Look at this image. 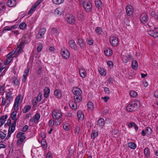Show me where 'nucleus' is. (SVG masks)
I'll list each match as a JSON object with an SVG mask.
<instances>
[{"mask_svg": "<svg viewBox=\"0 0 158 158\" xmlns=\"http://www.w3.org/2000/svg\"><path fill=\"white\" fill-rule=\"evenodd\" d=\"M72 91L74 94V101L77 102H79L82 99V91L81 89L77 87H73Z\"/></svg>", "mask_w": 158, "mask_h": 158, "instance_id": "nucleus-1", "label": "nucleus"}, {"mask_svg": "<svg viewBox=\"0 0 158 158\" xmlns=\"http://www.w3.org/2000/svg\"><path fill=\"white\" fill-rule=\"evenodd\" d=\"M139 103L135 101L131 102L127 106V110L129 112H132L137 110L139 107Z\"/></svg>", "mask_w": 158, "mask_h": 158, "instance_id": "nucleus-2", "label": "nucleus"}, {"mask_svg": "<svg viewBox=\"0 0 158 158\" xmlns=\"http://www.w3.org/2000/svg\"><path fill=\"white\" fill-rule=\"evenodd\" d=\"M22 95H19L17 96L15 98L13 107L15 110H19V106L20 105L22 100Z\"/></svg>", "mask_w": 158, "mask_h": 158, "instance_id": "nucleus-3", "label": "nucleus"}, {"mask_svg": "<svg viewBox=\"0 0 158 158\" xmlns=\"http://www.w3.org/2000/svg\"><path fill=\"white\" fill-rule=\"evenodd\" d=\"M83 6L86 11L89 12L92 9V6L90 1L86 0L83 1L82 3Z\"/></svg>", "mask_w": 158, "mask_h": 158, "instance_id": "nucleus-4", "label": "nucleus"}, {"mask_svg": "<svg viewBox=\"0 0 158 158\" xmlns=\"http://www.w3.org/2000/svg\"><path fill=\"white\" fill-rule=\"evenodd\" d=\"M65 19L68 23L71 24H74L75 22V17L71 14L67 15L65 16Z\"/></svg>", "mask_w": 158, "mask_h": 158, "instance_id": "nucleus-5", "label": "nucleus"}, {"mask_svg": "<svg viewBox=\"0 0 158 158\" xmlns=\"http://www.w3.org/2000/svg\"><path fill=\"white\" fill-rule=\"evenodd\" d=\"M110 41L111 44L113 46L116 47L118 43V39L115 36L111 35L110 38Z\"/></svg>", "mask_w": 158, "mask_h": 158, "instance_id": "nucleus-6", "label": "nucleus"}, {"mask_svg": "<svg viewBox=\"0 0 158 158\" xmlns=\"http://www.w3.org/2000/svg\"><path fill=\"white\" fill-rule=\"evenodd\" d=\"M52 118H62V114L61 111L58 109H55L52 112Z\"/></svg>", "mask_w": 158, "mask_h": 158, "instance_id": "nucleus-7", "label": "nucleus"}, {"mask_svg": "<svg viewBox=\"0 0 158 158\" xmlns=\"http://www.w3.org/2000/svg\"><path fill=\"white\" fill-rule=\"evenodd\" d=\"M61 53L63 58L65 59H68L70 56V53L67 49H61Z\"/></svg>", "mask_w": 158, "mask_h": 158, "instance_id": "nucleus-8", "label": "nucleus"}, {"mask_svg": "<svg viewBox=\"0 0 158 158\" xmlns=\"http://www.w3.org/2000/svg\"><path fill=\"white\" fill-rule=\"evenodd\" d=\"M140 18L141 22L143 24L147 23L148 20V16L145 13L142 14L140 15Z\"/></svg>", "mask_w": 158, "mask_h": 158, "instance_id": "nucleus-9", "label": "nucleus"}, {"mask_svg": "<svg viewBox=\"0 0 158 158\" xmlns=\"http://www.w3.org/2000/svg\"><path fill=\"white\" fill-rule=\"evenodd\" d=\"M46 31L45 28H41L39 31L38 33L36 35V38L38 39L42 38L44 35Z\"/></svg>", "mask_w": 158, "mask_h": 158, "instance_id": "nucleus-10", "label": "nucleus"}, {"mask_svg": "<svg viewBox=\"0 0 158 158\" xmlns=\"http://www.w3.org/2000/svg\"><path fill=\"white\" fill-rule=\"evenodd\" d=\"M69 47L74 50H77V46L75 41L73 40H70L69 42Z\"/></svg>", "mask_w": 158, "mask_h": 158, "instance_id": "nucleus-11", "label": "nucleus"}, {"mask_svg": "<svg viewBox=\"0 0 158 158\" xmlns=\"http://www.w3.org/2000/svg\"><path fill=\"white\" fill-rule=\"evenodd\" d=\"M126 11L128 15L130 16L132 15L133 11V7L130 5H128L126 7Z\"/></svg>", "mask_w": 158, "mask_h": 158, "instance_id": "nucleus-12", "label": "nucleus"}, {"mask_svg": "<svg viewBox=\"0 0 158 158\" xmlns=\"http://www.w3.org/2000/svg\"><path fill=\"white\" fill-rule=\"evenodd\" d=\"M11 101L7 99L6 98L3 97L2 98V101L1 103L2 106H8L10 105Z\"/></svg>", "mask_w": 158, "mask_h": 158, "instance_id": "nucleus-13", "label": "nucleus"}, {"mask_svg": "<svg viewBox=\"0 0 158 158\" xmlns=\"http://www.w3.org/2000/svg\"><path fill=\"white\" fill-rule=\"evenodd\" d=\"M77 116L78 121H82L85 117L83 112L81 110H78L77 111Z\"/></svg>", "mask_w": 158, "mask_h": 158, "instance_id": "nucleus-14", "label": "nucleus"}, {"mask_svg": "<svg viewBox=\"0 0 158 158\" xmlns=\"http://www.w3.org/2000/svg\"><path fill=\"white\" fill-rule=\"evenodd\" d=\"M21 40L22 43L26 44L30 41V37L28 35L25 34L22 37Z\"/></svg>", "mask_w": 158, "mask_h": 158, "instance_id": "nucleus-15", "label": "nucleus"}, {"mask_svg": "<svg viewBox=\"0 0 158 158\" xmlns=\"http://www.w3.org/2000/svg\"><path fill=\"white\" fill-rule=\"evenodd\" d=\"M40 117V113H37L33 118L31 119V121L34 123H37Z\"/></svg>", "mask_w": 158, "mask_h": 158, "instance_id": "nucleus-16", "label": "nucleus"}, {"mask_svg": "<svg viewBox=\"0 0 158 158\" xmlns=\"http://www.w3.org/2000/svg\"><path fill=\"white\" fill-rule=\"evenodd\" d=\"M75 101V102L71 101L69 102V104L70 108L73 110H76L77 109V105Z\"/></svg>", "mask_w": 158, "mask_h": 158, "instance_id": "nucleus-17", "label": "nucleus"}, {"mask_svg": "<svg viewBox=\"0 0 158 158\" xmlns=\"http://www.w3.org/2000/svg\"><path fill=\"white\" fill-rule=\"evenodd\" d=\"M77 40L81 48L82 49H84L85 46V43L84 40L82 39L79 38H77Z\"/></svg>", "mask_w": 158, "mask_h": 158, "instance_id": "nucleus-18", "label": "nucleus"}, {"mask_svg": "<svg viewBox=\"0 0 158 158\" xmlns=\"http://www.w3.org/2000/svg\"><path fill=\"white\" fill-rule=\"evenodd\" d=\"M105 124V121L102 118H100L97 121V125L102 128Z\"/></svg>", "mask_w": 158, "mask_h": 158, "instance_id": "nucleus-19", "label": "nucleus"}, {"mask_svg": "<svg viewBox=\"0 0 158 158\" xmlns=\"http://www.w3.org/2000/svg\"><path fill=\"white\" fill-rule=\"evenodd\" d=\"M16 4V0H8L7 2V5L10 7L15 6Z\"/></svg>", "mask_w": 158, "mask_h": 158, "instance_id": "nucleus-20", "label": "nucleus"}, {"mask_svg": "<svg viewBox=\"0 0 158 158\" xmlns=\"http://www.w3.org/2000/svg\"><path fill=\"white\" fill-rule=\"evenodd\" d=\"M95 5L97 8L99 10H102V2L100 0H95Z\"/></svg>", "mask_w": 158, "mask_h": 158, "instance_id": "nucleus-21", "label": "nucleus"}, {"mask_svg": "<svg viewBox=\"0 0 158 158\" xmlns=\"http://www.w3.org/2000/svg\"><path fill=\"white\" fill-rule=\"evenodd\" d=\"M79 74L82 78H84L86 76L85 70L83 68H81L79 70Z\"/></svg>", "mask_w": 158, "mask_h": 158, "instance_id": "nucleus-22", "label": "nucleus"}, {"mask_svg": "<svg viewBox=\"0 0 158 158\" xmlns=\"http://www.w3.org/2000/svg\"><path fill=\"white\" fill-rule=\"evenodd\" d=\"M98 70L100 75L102 76H105L106 74V72L104 69L102 67H99L98 69Z\"/></svg>", "mask_w": 158, "mask_h": 158, "instance_id": "nucleus-23", "label": "nucleus"}, {"mask_svg": "<svg viewBox=\"0 0 158 158\" xmlns=\"http://www.w3.org/2000/svg\"><path fill=\"white\" fill-rule=\"evenodd\" d=\"M104 53L106 56H111L112 54V51L109 48H107L104 50Z\"/></svg>", "mask_w": 158, "mask_h": 158, "instance_id": "nucleus-24", "label": "nucleus"}, {"mask_svg": "<svg viewBox=\"0 0 158 158\" xmlns=\"http://www.w3.org/2000/svg\"><path fill=\"white\" fill-rule=\"evenodd\" d=\"M16 123V120H15L14 121L12 125L9 127L8 131H10V132L13 133L15 129Z\"/></svg>", "mask_w": 158, "mask_h": 158, "instance_id": "nucleus-25", "label": "nucleus"}, {"mask_svg": "<svg viewBox=\"0 0 158 158\" xmlns=\"http://www.w3.org/2000/svg\"><path fill=\"white\" fill-rule=\"evenodd\" d=\"M98 135V131L95 130H93L91 134V139L94 140L97 138Z\"/></svg>", "mask_w": 158, "mask_h": 158, "instance_id": "nucleus-26", "label": "nucleus"}, {"mask_svg": "<svg viewBox=\"0 0 158 158\" xmlns=\"http://www.w3.org/2000/svg\"><path fill=\"white\" fill-rule=\"evenodd\" d=\"M50 93V89L48 87H45L44 89V97L46 98H48L49 97Z\"/></svg>", "mask_w": 158, "mask_h": 158, "instance_id": "nucleus-27", "label": "nucleus"}, {"mask_svg": "<svg viewBox=\"0 0 158 158\" xmlns=\"http://www.w3.org/2000/svg\"><path fill=\"white\" fill-rule=\"evenodd\" d=\"M54 95L57 98H60L62 96V93L60 90L57 89L56 90L54 93Z\"/></svg>", "mask_w": 158, "mask_h": 158, "instance_id": "nucleus-28", "label": "nucleus"}, {"mask_svg": "<svg viewBox=\"0 0 158 158\" xmlns=\"http://www.w3.org/2000/svg\"><path fill=\"white\" fill-rule=\"evenodd\" d=\"M17 27L16 25L12 26L11 27L6 26L4 27V29L3 30L2 32H5L7 31H11L12 30L15 29Z\"/></svg>", "mask_w": 158, "mask_h": 158, "instance_id": "nucleus-29", "label": "nucleus"}, {"mask_svg": "<svg viewBox=\"0 0 158 158\" xmlns=\"http://www.w3.org/2000/svg\"><path fill=\"white\" fill-rule=\"evenodd\" d=\"M148 34L155 38H156L158 37V32H155L153 31H148Z\"/></svg>", "mask_w": 158, "mask_h": 158, "instance_id": "nucleus-30", "label": "nucleus"}, {"mask_svg": "<svg viewBox=\"0 0 158 158\" xmlns=\"http://www.w3.org/2000/svg\"><path fill=\"white\" fill-rule=\"evenodd\" d=\"M143 153L147 158H149V157H150V151L148 148L146 147L144 149Z\"/></svg>", "mask_w": 158, "mask_h": 158, "instance_id": "nucleus-31", "label": "nucleus"}, {"mask_svg": "<svg viewBox=\"0 0 158 158\" xmlns=\"http://www.w3.org/2000/svg\"><path fill=\"white\" fill-rule=\"evenodd\" d=\"M12 94L11 93L10 91H9L6 92V97L5 98L11 101L13 98V97L12 96Z\"/></svg>", "mask_w": 158, "mask_h": 158, "instance_id": "nucleus-32", "label": "nucleus"}, {"mask_svg": "<svg viewBox=\"0 0 158 158\" xmlns=\"http://www.w3.org/2000/svg\"><path fill=\"white\" fill-rule=\"evenodd\" d=\"M131 56L130 55L127 56H123L122 58L123 61L124 63H127L129 59L131 58Z\"/></svg>", "mask_w": 158, "mask_h": 158, "instance_id": "nucleus-33", "label": "nucleus"}, {"mask_svg": "<svg viewBox=\"0 0 158 158\" xmlns=\"http://www.w3.org/2000/svg\"><path fill=\"white\" fill-rule=\"evenodd\" d=\"M55 120L54 123L56 125L58 126L61 123L62 118H53Z\"/></svg>", "mask_w": 158, "mask_h": 158, "instance_id": "nucleus-34", "label": "nucleus"}, {"mask_svg": "<svg viewBox=\"0 0 158 158\" xmlns=\"http://www.w3.org/2000/svg\"><path fill=\"white\" fill-rule=\"evenodd\" d=\"M22 51V48L21 45L19 46L15 51V56H18L21 53Z\"/></svg>", "mask_w": 158, "mask_h": 158, "instance_id": "nucleus-35", "label": "nucleus"}, {"mask_svg": "<svg viewBox=\"0 0 158 158\" xmlns=\"http://www.w3.org/2000/svg\"><path fill=\"white\" fill-rule=\"evenodd\" d=\"M63 12L62 8L60 7H58L56 9L55 11V13L56 15H61Z\"/></svg>", "mask_w": 158, "mask_h": 158, "instance_id": "nucleus-36", "label": "nucleus"}, {"mask_svg": "<svg viewBox=\"0 0 158 158\" xmlns=\"http://www.w3.org/2000/svg\"><path fill=\"white\" fill-rule=\"evenodd\" d=\"M132 67L133 69L135 70L137 69L138 68V63L135 60H133L132 62Z\"/></svg>", "mask_w": 158, "mask_h": 158, "instance_id": "nucleus-37", "label": "nucleus"}, {"mask_svg": "<svg viewBox=\"0 0 158 158\" xmlns=\"http://www.w3.org/2000/svg\"><path fill=\"white\" fill-rule=\"evenodd\" d=\"M17 111L18 110H15V111L12 112L11 113L10 116L11 118L13 120H14V121L15 120H17V119H16V117Z\"/></svg>", "mask_w": 158, "mask_h": 158, "instance_id": "nucleus-38", "label": "nucleus"}, {"mask_svg": "<svg viewBox=\"0 0 158 158\" xmlns=\"http://www.w3.org/2000/svg\"><path fill=\"white\" fill-rule=\"evenodd\" d=\"M31 109V106L29 105H27L24 106L22 110L23 113H26L28 112Z\"/></svg>", "mask_w": 158, "mask_h": 158, "instance_id": "nucleus-39", "label": "nucleus"}, {"mask_svg": "<svg viewBox=\"0 0 158 158\" xmlns=\"http://www.w3.org/2000/svg\"><path fill=\"white\" fill-rule=\"evenodd\" d=\"M87 107L89 110H92L94 108V104L93 102H88L87 104Z\"/></svg>", "mask_w": 158, "mask_h": 158, "instance_id": "nucleus-40", "label": "nucleus"}, {"mask_svg": "<svg viewBox=\"0 0 158 158\" xmlns=\"http://www.w3.org/2000/svg\"><path fill=\"white\" fill-rule=\"evenodd\" d=\"M130 96L132 98H135L137 96V93L134 90H130L129 92Z\"/></svg>", "mask_w": 158, "mask_h": 158, "instance_id": "nucleus-41", "label": "nucleus"}, {"mask_svg": "<svg viewBox=\"0 0 158 158\" xmlns=\"http://www.w3.org/2000/svg\"><path fill=\"white\" fill-rule=\"evenodd\" d=\"M128 146L132 149H134L136 147V144L133 142H130L128 143Z\"/></svg>", "mask_w": 158, "mask_h": 158, "instance_id": "nucleus-42", "label": "nucleus"}, {"mask_svg": "<svg viewBox=\"0 0 158 158\" xmlns=\"http://www.w3.org/2000/svg\"><path fill=\"white\" fill-rule=\"evenodd\" d=\"M16 137L17 138H23L24 139H26V137L24 135V133L23 132H19L17 135Z\"/></svg>", "mask_w": 158, "mask_h": 158, "instance_id": "nucleus-43", "label": "nucleus"}, {"mask_svg": "<svg viewBox=\"0 0 158 158\" xmlns=\"http://www.w3.org/2000/svg\"><path fill=\"white\" fill-rule=\"evenodd\" d=\"M152 129L150 127H147L145 129L146 133L148 135H151L152 133Z\"/></svg>", "mask_w": 158, "mask_h": 158, "instance_id": "nucleus-44", "label": "nucleus"}, {"mask_svg": "<svg viewBox=\"0 0 158 158\" xmlns=\"http://www.w3.org/2000/svg\"><path fill=\"white\" fill-rule=\"evenodd\" d=\"M63 127L65 131H68L70 129V125L68 123H65L63 125Z\"/></svg>", "mask_w": 158, "mask_h": 158, "instance_id": "nucleus-45", "label": "nucleus"}, {"mask_svg": "<svg viewBox=\"0 0 158 158\" xmlns=\"http://www.w3.org/2000/svg\"><path fill=\"white\" fill-rule=\"evenodd\" d=\"M8 116L7 115H2L1 117L0 118V121L2 122V123H4L6 121V119L7 118Z\"/></svg>", "mask_w": 158, "mask_h": 158, "instance_id": "nucleus-46", "label": "nucleus"}, {"mask_svg": "<svg viewBox=\"0 0 158 158\" xmlns=\"http://www.w3.org/2000/svg\"><path fill=\"white\" fill-rule=\"evenodd\" d=\"M41 145L44 149L47 148V145L45 140L43 139L41 141Z\"/></svg>", "mask_w": 158, "mask_h": 158, "instance_id": "nucleus-47", "label": "nucleus"}, {"mask_svg": "<svg viewBox=\"0 0 158 158\" xmlns=\"http://www.w3.org/2000/svg\"><path fill=\"white\" fill-rule=\"evenodd\" d=\"M19 139L17 142V144L18 145H19L22 144L24 140L25 139H24L23 138H18Z\"/></svg>", "mask_w": 158, "mask_h": 158, "instance_id": "nucleus-48", "label": "nucleus"}, {"mask_svg": "<svg viewBox=\"0 0 158 158\" xmlns=\"http://www.w3.org/2000/svg\"><path fill=\"white\" fill-rule=\"evenodd\" d=\"M80 128L78 127H76L74 129V133L75 135L77 136L80 132Z\"/></svg>", "mask_w": 158, "mask_h": 158, "instance_id": "nucleus-49", "label": "nucleus"}, {"mask_svg": "<svg viewBox=\"0 0 158 158\" xmlns=\"http://www.w3.org/2000/svg\"><path fill=\"white\" fill-rule=\"evenodd\" d=\"M7 58L6 60V64H8L9 63L13 60V57L12 56H7Z\"/></svg>", "mask_w": 158, "mask_h": 158, "instance_id": "nucleus-50", "label": "nucleus"}, {"mask_svg": "<svg viewBox=\"0 0 158 158\" xmlns=\"http://www.w3.org/2000/svg\"><path fill=\"white\" fill-rule=\"evenodd\" d=\"M13 83L15 85H19V82L16 77H14L13 78Z\"/></svg>", "mask_w": 158, "mask_h": 158, "instance_id": "nucleus-51", "label": "nucleus"}, {"mask_svg": "<svg viewBox=\"0 0 158 158\" xmlns=\"http://www.w3.org/2000/svg\"><path fill=\"white\" fill-rule=\"evenodd\" d=\"M54 120L51 119L49 121L48 126L50 128H53L54 124Z\"/></svg>", "mask_w": 158, "mask_h": 158, "instance_id": "nucleus-52", "label": "nucleus"}, {"mask_svg": "<svg viewBox=\"0 0 158 158\" xmlns=\"http://www.w3.org/2000/svg\"><path fill=\"white\" fill-rule=\"evenodd\" d=\"M52 1L54 4L59 5L63 3L64 0H52Z\"/></svg>", "mask_w": 158, "mask_h": 158, "instance_id": "nucleus-53", "label": "nucleus"}, {"mask_svg": "<svg viewBox=\"0 0 158 158\" xmlns=\"http://www.w3.org/2000/svg\"><path fill=\"white\" fill-rule=\"evenodd\" d=\"M51 31V34L53 35L55 34V35H58L59 33V32L58 31L56 28H52Z\"/></svg>", "mask_w": 158, "mask_h": 158, "instance_id": "nucleus-54", "label": "nucleus"}, {"mask_svg": "<svg viewBox=\"0 0 158 158\" xmlns=\"http://www.w3.org/2000/svg\"><path fill=\"white\" fill-rule=\"evenodd\" d=\"M95 32L98 34H101L102 31V28L100 27H97L95 29Z\"/></svg>", "mask_w": 158, "mask_h": 158, "instance_id": "nucleus-55", "label": "nucleus"}, {"mask_svg": "<svg viewBox=\"0 0 158 158\" xmlns=\"http://www.w3.org/2000/svg\"><path fill=\"white\" fill-rule=\"evenodd\" d=\"M26 24L23 22L19 26L20 28L22 30L25 29L26 28Z\"/></svg>", "mask_w": 158, "mask_h": 158, "instance_id": "nucleus-56", "label": "nucleus"}, {"mask_svg": "<svg viewBox=\"0 0 158 158\" xmlns=\"http://www.w3.org/2000/svg\"><path fill=\"white\" fill-rule=\"evenodd\" d=\"M36 7L34 5L31 9L29 11L28 13V14H31V13H33V12L35 10V9L36 8Z\"/></svg>", "mask_w": 158, "mask_h": 158, "instance_id": "nucleus-57", "label": "nucleus"}, {"mask_svg": "<svg viewBox=\"0 0 158 158\" xmlns=\"http://www.w3.org/2000/svg\"><path fill=\"white\" fill-rule=\"evenodd\" d=\"M42 96V94L41 93H39L36 97V100H37V101L39 102L41 100Z\"/></svg>", "mask_w": 158, "mask_h": 158, "instance_id": "nucleus-58", "label": "nucleus"}, {"mask_svg": "<svg viewBox=\"0 0 158 158\" xmlns=\"http://www.w3.org/2000/svg\"><path fill=\"white\" fill-rule=\"evenodd\" d=\"M5 8V4L3 2H0V10H2Z\"/></svg>", "mask_w": 158, "mask_h": 158, "instance_id": "nucleus-59", "label": "nucleus"}, {"mask_svg": "<svg viewBox=\"0 0 158 158\" xmlns=\"http://www.w3.org/2000/svg\"><path fill=\"white\" fill-rule=\"evenodd\" d=\"M107 64L110 68H112L113 67V63L111 61H107Z\"/></svg>", "mask_w": 158, "mask_h": 158, "instance_id": "nucleus-60", "label": "nucleus"}, {"mask_svg": "<svg viewBox=\"0 0 158 158\" xmlns=\"http://www.w3.org/2000/svg\"><path fill=\"white\" fill-rule=\"evenodd\" d=\"M6 134L2 132H0V138L2 139H4L6 136Z\"/></svg>", "mask_w": 158, "mask_h": 158, "instance_id": "nucleus-61", "label": "nucleus"}, {"mask_svg": "<svg viewBox=\"0 0 158 158\" xmlns=\"http://www.w3.org/2000/svg\"><path fill=\"white\" fill-rule=\"evenodd\" d=\"M28 126L27 125H26L23 127L22 131L23 132H26L28 130Z\"/></svg>", "mask_w": 158, "mask_h": 158, "instance_id": "nucleus-62", "label": "nucleus"}, {"mask_svg": "<svg viewBox=\"0 0 158 158\" xmlns=\"http://www.w3.org/2000/svg\"><path fill=\"white\" fill-rule=\"evenodd\" d=\"M43 46L42 44H39L37 48V50L38 52H40L42 50Z\"/></svg>", "mask_w": 158, "mask_h": 158, "instance_id": "nucleus-63", "label": "nucleus"}, {"mask_svg": "<svg viewBox=\"0 0 158 158\" xmlns=\"http://www.w3.org/2000/svg\"><path fill=\"white\" fill-rule=\"evenodd\" d=\"M42 1L43 0H38L34 5L37 7L42 2Z\"/></svg>", "mask_w": 158, "mask_h": 158, "instance_id": "nucleus-64", "label": "nucleus"}]
</instances>
